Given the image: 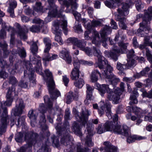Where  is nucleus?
<instances>
[{"instance_id": "nucleus-1", "label": "nucleus", "mask_w": 152, "mask_h": 152, "mask_svg": "<svg viewBox=\"0 0 152 152\" xmlns=\"http://www.w3.org/2000/svg\"><path fill=\"white\" fill-rule=\"evenodd\" d=\"M15 86H12L10 88L7 94V100L1 102L0 101V134L5 132V129L9 123L8 116L5 106L11 105L13 101L14 96L17 95V93L15 92Z\"/></svg>"}, {"instance_id": "nucleus-2", "label": "nucleus", "mask_w": 152, "mask_h": 152, "mask_svg": "<svg viewBox=\"0 0 152 152\" xmlns=\"http://www.w3.org/2000/svg\"><path fill=\"white\" fill-rule=\"evenodd\" d=\"M65 124L66 126L64 124V128L59 130L60 132H61L63 133V135L60 140L61 143L65 146H67L69 149L70 148L69 152H73L75 148V146L74 144L71 142L70 140L72 137L68 132H69V124L67 121Z\"/></svg>"}, {"instance_id": "nucleus-3", "label": "nucleus", "mask_w": 152, "mask_h": 152, "mask_svg": "<svg viewBox=\"0 0 152 152\" xmlns=\"http://www.w3.org/2000/svg\"><path fill=\"white\" fill-rule=\"evenodd\" d=\"M129 6L126 3H124L121 8L117 9V13L115 15L116 20L119 21L120 27L123 29H126L127 26L125 23L126 18L124 16L127 15L129 13Z\"/></svg>"}, {"instance_id": "nucleus-4", "label": "nucleus", "mask_w": 152, "mask_h": 152, "mask_svg": "<svg viewBox=\"0 0 152 152\" xmlns=\"http://www.w3.org/2000/svg\"><path fill=\"white\" fill-rule=\"evenodd\" d=\"M38 137L37 134L32 132L26 133L25 135L24 139L27 143L18 149V152H27L30 150L33 144L36 142Z\"/></svg>"}, {"instance_id": "nucleus-5", "label": "nucleus", "mask_w": 152, "mask_h": 152, "mask_svg": "<svg viewBox=\"0 0 152 152\" xmlns=\"http://www.w3.org/2000/svg\"><path fill=\"white\" fill-rule=\"evenodd\" d=\"M53 29L54 30L55 34V39L60 45L63 44V41L61 37V31L59 30V26L60 25L64 30V33L66 34H67V22L66 20H62V23L61 24L58 20H56L53 23Z\"/></svg>"}, {"instance_id": "nucleus-6", "label": "nucleus", "mask_w": 152, "mask_h": 152, "mask_svg": "<svg viewBox=\"0 0 152 152\" xmlns=\"http://www.w3.org/2000/svg\"><path fill=\"white\" fill-rule=\"evenodd\" d=\"M39 110L42 114V115L40 117L39 124L42 129V131L40 133V136L42 137L48 136L50 133L47 130V127L45 124L46 119L45 115L44 114L47 111V108L43 103L40 104L39 106Z\"/></svg>"}, {"instance_id": "nucleus-7", "label": "nucleus", "mask_w": 152, "mask_h": 152, "mask_svg": "<svg viewBox=\"0 0 152 152\" xmlns=\"http://www.w3.org/2000/svg\"><path fill=\"white\" fill-rule=\"evenodd\" d=\"M113 69V67L110 64L106 66L105 70L101 71L103 78L105 79L106 81L108 80L109 83L113 85H115L119 82V79L112 73Z\"/></svg>"}, {"instance_id": "nucleus-8", "label": "nucleus", "mask_w": 152, "mask_h": 152, "mask_svg": "<svg viewBox=\"0 0 152 152\" xmlns=\"http://www.w3.org/2000/svg\"><path fill=\"white\" fill-rule=\"evenodd\" d=\"M118 44L121 47V49H118L117 47L114 45L113 46L112 50L110 51L109 53L108 57L111 58L115 61L118 60L119 53H127V47L128 45V43H124L122 42H118Z\"/></svg>"}, {"instance_id": "nucleus-9", "label": "nucleus", "mask_w": 152, "mask_h": 152, "mask_svg": "<svg viewBox=\"0 0 152 152\" xmlns=\"http://www.w3.org/2000/svg\"><path fill=\"white\" fill-rule=\"evenodd\" d=\"M81 64L89 65H91L93 64L91 62L82 60L80 61L78 58H75L74 60L73 64L74 68L71 73L70 77L72 80H76L79 78L80 72L79 68Z\"/></svg>"}, {"instance_id": "nucleus-10", "label": "nucleus", "mask_w": 152, "mask_h": 152, "mask_svg": "<svg viewBox=\"0 0 152 152\" xmlns=\"http://www.w3.org/2000/svg\"><path fill=\"white\" fill-rule=\"evenodd\" d=\"M64 6L61 7V9L59 10V12L57 11V7H56L55 9H54L53 7L52 6H48V8H46V10H49V11L48 12V16L45 18V21L46 22H48L51 20V17H57L62 18L61 21H59L61 24L62 23V21L66 20H65V16L62 14L61 12L64 10Z\"/></svg>"}, {"instance_id": "nucleus-11", "label": "nucleus", "mask_w": 152, "mask_h": 152, "mask_svg": "<svg viewBox=\"0 0 152 152\" xmlns=\"http://www.w3.org/2000/svg\"><path fill=\"white\" fill-rule=\"evenodd\" d=\"M73 113L76 118L78 121L81 122L83 125L86 124L88 120V116L90 115V111L85 107H83L79 114L76 109L73 108Z\"/></svg>"}, {"instance_id": "nucleus-12", "label": "nucleus", "mask_w": 152, "mask_h": 152, "mask_svg": "<svg viewBox=\"0 0 152 152\" xmlns=\"http://www.w3.org/2000/svg\"><path fill=\"white\" fill-rule=\"evenodd\" d=\"M152 17V6L148 8V11H145L143 17L144 20L140 23V28L138 29V31L140 32V30L144 29L146 31V29L148 30L150 29V27L148 25V23L151 20Z\"/></svg>"}, {"instance_id": "nucleus-13", "label": "nucleus", "mask_w": 152, "mask_h": 152, "mask_svg": "<svg viewBox=\"0 0 152 152\" xmlns=\"http://www.w3.org/2000/svg\"><path fill=\"white\" fill-rule=\"evenodd\" d=\"M94 128L92 124L88 123L87 124V128L85 132L86 135L85 139V144L90 147L93 146L94 143L92 142L91 137L94 135L93 130Z\"/></svg>"}, {"instance_id": "nucleus-14", "label": "nucleus", "mask_w": 152, "mask_h": 152, "mask_svg": "<svg viewBox=\"0 0 152 152\" xmlns=\"http://www.w3.org/2000/svg\"><path fill=\"white\" fill-rule=\"evenodd\" d=\"M77 0H65L63 1L64 4L66 5L67 9H69V7L71 6V9L69 11L71 12L73 14L76 19H79L80 16V14L76 11L77 9V5L76 2Z\"/></svg>"}, {"instance_id": "nucleus-15", "label": "nucleus", "mask_w": 152, "mask_h": 152, "mask_svg": "<svg viewBox=\"0 0 152 152\" xmlns=\"http://www.w3.org/2000/svg\"><path fill=\"white\" fill-rule=\"evenodd\" d=\"M93 50L94 55L98 58L97 66L100 69H102L103 68L104 65L102 64L103 61L107 66L110 65L107 60L102 55V53L99 49L94 47Z\"/></svg>"}, {"instance_id": "nucleus-16", "label": "nucleus", "mask_w": 152, "mask_h": 152, "mask_svg": "<svg viewBox=\"0 0 152 152\" xmlns=\"http://www.w3.org/2000/svg\"><path fill=\"white\" fill-rule=\"evenodd\" d=\"M97 89L100 92L102 96H103L106 91H107L108 94L107 98L110 100H112L113 102V99L114 98L113 93L112 90L109 87L108 85L106 84H102V85L98 84L97 85Z\"/></svg>"}, {"instance_id": "nucleus-17", "label": "nucleus", "mask_w": 152, "mask_h": 152, "mask_svg": "<svg viewBox=\"0 0 152 152\" xmlns=\"http://www.w3.org/2000/svg\"><path fill=\"white\" fill-rule=\"evenodd\" d=\"M25 107L23 100L20 99H17L16 101L15 108L12 110V112L15 116H20L23 113Z\"/></svg>"}, {"instance_id": "nucleus-18", "label": "nucleus", "mask_w": 152, "mask_h": 152, "mask_svg": "<svg viewBox=\"0 0 152 152\" xmlns=\"http://www.w3.org/2000/svg\"><path fill=\"white\" fill-rule=\"evenodd\" d=\"M115 134H121L124 136H128L129 134V128L126 125L123 126V129L121 126L118 124V123H114V127L112 131Z\"/></svg>"}, {"instance_id": "nucleus-19", "label": "nucleus", "mask_w": 152, "mask_h": 152, "mask_svg": "<svg viewBox=\"0 0 152 152\" xmlns=\"http://www.w3.org/2000/svg\"><path fill=\"white\" fill-rule=\"evenodd\" d=\"M120 87V89L117 87H115L113 88L114 89L113 93H114V98L113 99V102L115 104H117L118 102L120 99V96L121 93L124 91V84L123 83H121Z\"/></svg>"}, {"instance_id": "nucleus-20", "label": "nucleus", "mask_w": 152, "mask_h": 152, "mask_svg": "<svg viewBox=\"0 0 152 152\" xmlns=\"http://www.w3.org/2000/svg\"><path fill=\"white\" fill-rule=\"evenodd\" d=\"M102 39L100 40V37L99 33L96 31L94 32V36L93 37L92 40V42L95 44L96 45L98 46L99 45L101 42L102 43V45L104 47H106L107 46V44L106 42L107 40L105 37H102Z\"/></svg>"}, {"instance_id": "nucleus-21", "label": "nucleus", "mask_w": 152, "mask_h": 152, "mask_svg": "<svg viewBox=\"0 0 152 152\" xmlns=\"http://www.w3.org/2000/svg\"><path fill=\"white\" fill-rule=\"evenodd\" d=\"M76 46L80 50L84 51L88 56L92 55V53L91 50L88 47H86V42L84 40H79Z\"/></svg>"}, {"instance_id": "nucleus-22", "label": "nucleus", "mask_w": 152, "mask_h": 152, "mask_svg": "<svg viewBox=\"0 0 152 152\" xmlns=\"http://www.w3.org/2000/svg\"><path fill=\"white\" fill-rule=\"evenodd\" d=\"M105 107L103 106L101 107L98 110V112L100 116L104 114V111H105L106 113V115L109 119H110L112 118V113L111 111V106L110 104H108L105 105Z\"/></svg>"}, {"instance_id": "nucleus-23", "label": "nucleus", "mask_w": 152, "mask_h": 152, "mask_svg": "<svg viewBox=\"0 0 152 152\" xmlns=\"http://www.w3.org/2000/svg\"><path fill=\"white\" fill-rule=\"evenodd\" d=\"M104 145L105 147L104 148H100V151L101 152H117L118 150L116 147L111 145V143L109 142H104Z\"/></svg>"}, {"instance_id": "nucleus-24", "label": "nucleus", "mask_w": 152, "mask_h": 152, "mask_svg": "<svg viewBox=\"0 0 152 152\" xmlns=\"http://www.w3.org/2000/svg\"><path fill=\"white\" fill-rule=\"evenodd\" d=\"M24 77L25 78H29L30 83L32 86H34L36 83V80L35 78V76L34 75L33 71H31L29 70L28 71L24 72Z\"/></svg>"}, {"instance_id": "nucleus-25", "label": "nucleus", "mask_w": 152, "mask_h": 152, "mask_svg": "<svg viewBox=\"0 0 152 152\" xmlns=\"http://www.w3.org/2000/svg\"><path fill=\"white\" fill-rule=\"evenodd\" d=\"M107 0L104 1V4L106 6L110 8H115L117 6H119V4H121L122 5L124 3H126L128 4L129 7V4L126 3H122V0ZM123 5H122V6Z\"/></svg>"}, {"instance_id": "nucleus-26", "label": "nucleus", "mask_w": 152, "mask_h": 152, "mask_svg": "<svg viewBox=\"0 0 152 152\" xmlns=\"http://www.w3.org/2000/svg\"><path fill=\"white\" fill-rule=\"evenodd\" d=\"M49 91L50 94V97L52 99H56L58 97L61 96L60 92L57 89L55 88V85L54 83L53 86L51 85L50 88L48 85Z\"/></svg>"}, {"instance_id": "nucleus-27", "label": "nucleus", "mask_w": 152, "mask_h": 152, "mask_svg": "<svg viewBox=\"0 0 152 152\" xmlns=\"http://www.w3.org/2000/svg\"><path fill=\"white\" fill-rule=\"evenodd\" d=\"M59 56L65 60L68 63L71 62V57L69 56L68 51L65 48H64L60 51L59 54Z\"/></svg>"}, {"instance_id": "nucleus-28", "label": "nucleus", "mask_w": 152, "mask_h": 152, "mask_svg": "<svg viewBox=\"0 0 152 152\" xmlns=\"http://www.w3.org/2000/svg\"><path fill=\"white\" fill-rule=\"evenodd\" d=\"M87 88L86 91V99L84 102L86 104H88L89 102V101H90L92 97V93L94 89V87H91L88 84L86 85Z\"/></svg>"}, {"instance_id": "nucleus-29", "label": "nucleus", "mask_w": 152, "mask_h": 152, "mask_svg": "<svg viewBox=\"0 0 152 152\" xmlns=\"http://www.w3.org/2000/svg\"><path fill=\"white\" fill-rule=\"evenodd\" d=\"M78 96L72 92L70 91L66 94V102L67 104H70L74 100H77Z\"/></svg>"}, {"instance_id": "nucleus-30", "label": "nucleus", "mask_w": 152, "mask_h": 152, "mask_svg": "<svg viewBox=\"0 0 152 152\" xmlns=\"http://www.w3.org/2000/svg\"><path fill=\"white\" fill-rule=\"evenodd\" d=\"M40 60V57L38 58V59L35 57L33 59V63L34 64H36L35 68L37 72L39 75H42V73L41 72V63Z\"/></svg>"}, {"instance_id": "nucleus-31", "label": "nucleus", "mask_w": 152, "mask_h": 152, "mask_svg": "<svg viewBox=\"0 0 152 152\" xmlns=\"http://www.w3.org/2000/svg\"><path fill=\"white\" fill-rule=\"evenodd\" d=\"M45 75L47 77V83L49 88H50V85H51L53 86L54 84V82L53 80L52 73L48 69H47L45 71Z\"/></svg>"}, {"instance_id": "nucleus-32", "label": "nucleus", "mask_w": 152, "mask_h": 152, "mask_svg": "<svg viewBox=\"0 0 152 152\" xmlns=\"http://www.w3.org/2000/svg\"><path fill=\"white\" fill-rule=\"evenodd\" d=\"M72 129L74 133L79 136L82 135L81 131L80 126L79 124L76 122H74L72 125Z\"/></svg>"}, {"instance_id": "nucleus-33", "label": "nucleus", "mask_w": 152, "mask_h": 152, "mask_svg": "<svg viewBox=\"0 0 152 152\" xmlns=\"http://www.w3.org/2000/svg\"><path fill=\"white\" fill-rule=\"evenodd\" d=\"M129 134L128 136H125L127 137V141L129 143H132L134 141L136 140H141L144 139L145 138V137L137 135H133L132 136L130 134L129 130Z\"/></svg>"}, {"instance_id": "nucleus-34", "label": "nucleus", "mask_w": 152, "mask_h": 152, "mask_svg": "<svg viewBox=\"0 0 152 152\" xmlns=\"http://www.w3.org/2000/svg\"><path fill=\"white\" fill-rule=\"evenodd\" d=\"M28 32V29L26 28H19L18 31V36L22 39L25 40L27 38L26 33Z\"/></svg>"}, {"instance_id": "nucleus-35", "label": "nucleus", "mask_w": 152, "mask_h": 152, "mask_svg": "<svg viewBox=\"0 0 152 152\" xmlns=\"http://www.w3.org/2000/svg\"><path fill=\"white\" fill-rule=\"evenodd\" d=\"M9 5L7 11L10 14V16L13 18L14 16V10L17 6V3L15 1H12L10 3Z\"/></svg>"}, {"instance_id": "nucleus-36", "label": "nucleus", "mask_w": 152, "mask_h": 152, "mask_svg": "<svg viewBox=\"0 0 152 152\" xmlns=\"http://www.w3.org/2000/svg\"><path fill=\"white\" fill-rule=\"evenodd\" d=\"M44 29V31L43 29L42 30V32L44 33H46L48 31V30L46 27L38 26L37 25H33L30 28V30L32 32H38L39 31L40 29H42V28Z\"/></svg>"}, {"instance_id": "nucleus-37", "label": "nucleus", "mask_w": 152, "mask_h": 152, "mask_svg": "<svg viewBox=\"0 0 152 152\" xmlns=\"http://www.w3.org/2000/svg\"><path fill=\"white\" fill-rule=\"evenodd\" d=\"M111 29L110 27L108 26H105L100 31V35L102 37H105L108 34L111 33Z\"/></svg>"}, {"instance_id": "nucleus-38", "label": "nucleus", "mask_w": 152, "mask_h": 152, "mask_svg": "<svg viewBox=\"0 0 152 152\" xmlns=\"http://www.w3.org/2000/svg\"><path fill=\"white\" fill-rule=\"evenodd\" d=\"M38 115L37 111L36 110H31L29 111L28 114V117L31 119V124L32 126H34L32 125V121H35L37 118Z\"/></svg>"}, {"instance_id": "nucleus-39", "label": "nucleus", "mask_w": 152, "mask_h": 152, "mask_svg": "<svg viewBox=\"0 0 152 152\" xmlns=\"http://www.w3.org/2000/svg\"><path fill=\"white\" fill-rule=\"evenodd\" d=\"M133 94L131 95L130 98V101L129 102V104L130 105L137 104L138 102V101L136 98V97L138 96L137 91L136 90H134L133 91Z\"/></svg>"}, {"instance_id": "nucleus-40", "label": "nucleus", "mask_w": 152, "mask_h": 152, "mask_svg": "<svg viewBox=\"0 0 152 152\" xmlns=\"http://www.w3.org/2000/svg\"><path fill=\"white\" fill-rule=\"evenodd\" d=\"M58 57V56L57 54H53L51 56H50L49 54L48 53L44 55L42 59L44 62L49 61L55 59Z\"/></svg>"}, {"instance_id": "nucleus-41", "label": "nucleus", "mask_w": 152, "mask_h": 152, "mask_svg": "<svg viewBox=\"0 0 152 152\" xmlns=\"http://www.w3.org/2000/svg\"><path fill=\"white\" fill-rule=\"evenodd\" d=\"M114 124L113 122L107 121L104 124L103 126L104 127L105 131H112L113 127H114Z\"/></svg>"}, {"instance_id": "nucleus-42", "label": "nucleus", "mask_w": 152, "mask_h": 152, "mask_svg": "<svg viewBox=\"0 0 152 152\" xmlns=\"http://www.w3.org/2000/svg\"><path fill=\"white\" fill-rule=\"evenodd\" d=\"M145 29L146 31L144 29V31H143V30H140V32H138V31L137 32L139 33L138 34L139 36H140V37H144V43L146 45H147L151 42V41H149L150 39V37L148 36H145V35H144L143 33H142V34L141 33L142 32H143V31H146L147 30L149 31L150 30L149 29V30H148L147 29Z\"/></svg>"}, {"instance_id": "nucleus-43", "label": "nucleus", "mask_w": 152, "mask_h": 152, "mask_svg": "<svg viewBox=\"0 0 152 152\" xmlns=\"http://www.w3.org/2000/svg\"><path fill=\"white\" fill-rule=\"evenodd\" d=\"M22 68L19 66L18 64H16L13 66L11 72V74L13 75H15L17 72H20V71L22 70Z\"/></svg>"}, {"instance_id": "nucleus-44", "label": "nucleus", "mask_w": 152, "mask_h": 152, "mask_svg": "<svg viewBox=\"0 0 152 152\" xmlns=\"http://www.w3.org/2000/svg\"><path fill=\"white\" fill-rule=\"evenodd\" d=\"M44 42L45 44L46 48L44 50L45 53L48 52L51 48V41L48 38H45L43 39Z\"/></svg>"}, {"instance_id": "nucleus-45", "label": "nucleus", "mask_w": 152, "mask_h": 152, "mask_svg": "<svg viewBox=\"0 0 152 152\" xmlns=\"http://www.w3.org/2000/svg\"><path fill=\"white\" fill-rule=\"evenodd\" d=\"M0 47L2 48L4 52V57H6L7 56L9 53L8 50H7V45L5 42L2 43L0 44Z\"/></svg>"}, {"instance_id": "nucleus-46", "label": "nucleus", "mask_w": 152, "mask_h": 152, "mask_svg": "<svg viewBox=\"0 0 152 152\" xmlns=\"http://www.w3.org/2000/svg\"><path fill=\"white\" fill-rule=\"evenodd\" d=\"M23 77V79L21 80L18 83V86L23 88H26L28 86V83L26 81V79Z\"/></svg>"}, {"instance_id": "nucleus-47", "label": "nucleus", "mask_w": 152, "mask_h": 152, "mask_svg": "<svg viewBox=\"0 0 152 152\" xmlns=\"http://www.w3.org/2000/svg\"><path fill=\"white\" fill-rule=\"evenodd\" d=\"M44 99L45 103L47 104L48 108L50 109L52 111L53 110V109H51L52 107V103L48 96H44Z\"/></svg>"}, {"instance_id": "nucleus-48", "label": "nucleus", "mask_w": 152, "mask_h": 152, "mask_svg": "<svg viewBox=\"0 0 152 152\" xmlns=\"http://www.w3.org/2000/svg\"><path fill=\"white\" fill-rule=\"evenodd\" d=\"M84 84V81L83 79L80 78L78 80H75L74 82V85L77 87L81 88Z\"/></svg>"}, {"instance_id": "nucleus-49", "label": "nucleus", "mask_w": 152, "mask_h": 152, "mask_svg": "<svg viewBox=\"0 0 152 152\" xmlns=\"http://www.w3.org/2000/svg\"><path fill=\"white\" fill-rule=\"evenodd\" d=\"M8 31H10L12 32V34H11V38L10 41V43L12 45H13L14 44V39L13 36L14 35V33L15 32V30L13 28L9 26Z\"/></svg>"}, {"instance_id": "nucleus-50", "label": "nucleus", "mask_w": 152, "mask_h": 152, "mask_svg": "<svg viewBox=\"0 0 152 152\" xmlns=\"http://www.w3.org/2000/svg\"><path fill=\"white\" fill-rule=\"evenodd\" d=\"M127 61V62L126 64V66L128 68L133 66L135 63V61L133 59H128Z\"/></svg>"}, {"instance_id": "nucleus-51", "label": "nucleus", "mask_w": 152, "mask_h": 152, "mask_svg": "<svg viewBox=\"0 0 152 152\" xmlns=\"http://www.w3.org/2000/svg\"><path fill=\"white\" fill-rule=\"evenodd\" d=\"M79 40L75 37H70L67 39L66 41L67 43H71L75 45H76Z\"/></svg>"}, {"instance_id": "nucleus-52", "label": "nucleus", "mask_w": 152, "mask_h": 152, "mask_svg": "<svg viewBox=\"0 0 152 152\" xmlns=\"http://www.w3.org/2000/svg\"><path fill=\"white\" fill-rule=\"evenodd\" d=\"M38 48L36 42H33L31 46V50L34 55L36 54L37 52Z\"/></svg>"}, {"instance_id": "nucleus-53", "label": "nucleus", "mask_w": 152, "mask_h": 152, "mask_svg": "<svg viewBox=\"0 0 152 152\" xmlns=\"http://www.w3.org/2000/svg\"><path fill=\"white\" fill-rule=\"evenodd\" d=\"M120 36L121 39V40L125 39L126 37V36L123 34V31L121 30L118 31V34L116 36L115 38V41H118V39L119 38Z\"/></svg>"}, {"instance_id": "nucleus-54", "label": "nucleus", "mask_w": 152, "mask_h": 152, "mask_svg": "<svg viewBox=\"0 0 152 152\" xmlns=\"http://www.w3.org/2000/svg\"><path fill=\"white\" fill-rule=\"evenodd\" d=\"M18 52H15L14 53H18L19 55L21 57H25L26 56V52L23 48H18Z\"/></svg>"}, {"instance_id": "nucleus-55", "label": "nucleus", "mask_w": 152, "mask_h": 152, "mask_svg": "<svg viewBox=\"0 0 152 152\" xmlns=\"http://www.w3.org/2000/svg\"><path fill=\"white\" fill-rule=\"evenodd\" d=\"M51 138L54 146L57 148L59 147L60 146V143L58 137L53 135Z\"/></svg>"}, {"instance_id": "nucleus-56", "label": "nucleus", "mask_w": 152, "mask_h": 152, "mask_svg": "<svg viewBox=\"0 0 152 152\" xmlns=\"http://www.w3.org/2000/svg\"><path fill=\"white\" fill-rule=\"evenodd\" d=\"M87 30L84 33V37L85 39L86 40H89L90 39H92V40L93 39V37L94 36V35L93 37H92V38H91L89 36V35L91 33V31L90 29L91 27H88L87 26Z\"/></svg>"}, {"instance_id": "nucleus-57", "label": "nucleus", "mask_w": 152, "mask_h": 152, "mask_svg": "<svg viewBox=\"0 0 152 152\" xmlns=\"http://www.w3.org/2000/svg\"><path fill=\"white\" fill-rule=\"evenodd\" d=\"M102 21V19H99L97 20H93L91 23V25L94 27L101 26H102L101 23Z\"/></svg>"}, {"instance_id": "nucleus-58", "label": "nucleus", "mask_w": 152, "mask_h": 152, "mask_svg": "<svg viewBox=\"0 0 152 152\" xmlns=\"http://www.w3.org/2000/svg\"><path fill=\"white\" fill-rule=\"evenodd\" d=\"M96 129L97 133L99 134H101L105 132V129L102 124H99Z\"/></svg>"}, {"instance_id": "nucleus-59", "label": "nucleus", "mask_w": 152, "mask_h": 152, "mask_svg": "<svg viewBox=\"0 0 152 152\" xmlns=\"http://www.w3.org/2000/svg\"><path fill=\"white\" fill-rule=\"evenodd\" d=\"M146 54L148 60L152 66V55L151 53V52L147 48L146 49Z\"/></svg>"}, {"instance_id": "nucleus-60", "label": "nucleus", "mask_w": 152, "mask_h": 152, "mask_svg": "<svg viewBox=\"0 0 152 152\" xmlns=\"http://www.w3.org/2000/svg\"><path fill=\"white\" fill-rule=\"evenodd\" d=\"M9 82L12 85H15L17 83L18 81L16 78L13 76H10L9 78Z\"/></svg>"}, {"instance_id": "nucleus-61", "label": "nucleus", "mask_w": 152, "mask_h": 152, "mask_svg": "<svg viewBox=\"0 0 152 152\" xmlns=\"http://www.w3.org/2000/svg\"><path fill=\"white\" fill-rule=\"evenodd\" d=\"M23 137V134L21 132H20L16 135L15 139L17 142H21L22 141Z\"/></svg>"}, {"instance_id": "nucleus-62", "label": "nucleus", "mask_w": 152, "mask_h": 152, "mask_svg": "<svg viewBox=\"0 0 152 152\" xmlns=\"http://www.w3.org/2000/svg\"><path fill=\"white\" fill-rule=\"evenodd\" d=\"M144 6V4L140 1L136 2V7L137 10L139 12L143 8Z\"/></svg>"}, {"instance_id": "nucleus-63", "label": "nucleus", "mask_w": 152, "mask_h": 152, "mask_svg": "<svg viewBox=\"0 0 152 152\" xmlns=\"http://www.w3.org/2000/svg\"><path fill=\"white\" fill-rule=\"evenodd\" d=\"M126 67V65L122 64L119 62H117L116 68L118 70L122 71L124 70Z\"/></svg>"}, {"instance_id": "nucleus-64", "label": "nucleus", "mask_w": 152, "mask_h": 152, "mask_svg": "<svg viewBox=\"0 0 152 152\" xmlns=\"http://www.w3.org/2000/svg\"><path fill=\"white\" fill-rule=\"evenodd\" d=\"M41 3L40 2H37L36 3V7L34 9V10L37 12L42 11V7L41 6Z\"/></svg>"}]
</instances>
